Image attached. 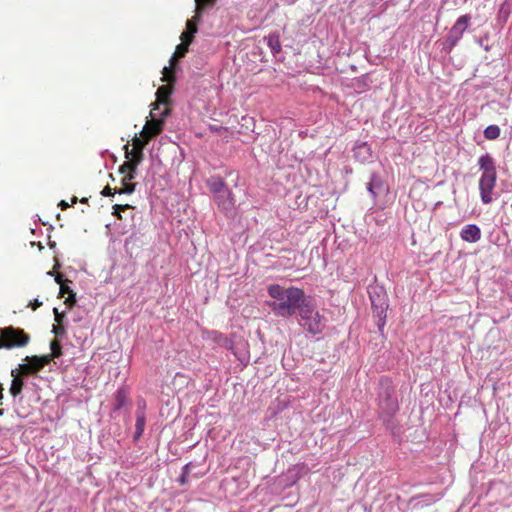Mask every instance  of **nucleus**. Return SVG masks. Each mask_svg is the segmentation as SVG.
Segmentation results:
<instances>
[{"instance_id":"nucleus-10","label":"nucleus","mask_w":512,"mask_h":512,"mask_svg":"<svg viewBox=\"0 0 512 512\" xmlns=\"http://www.w3.org/2000/svg\"><path fill=\"white\" fill-rule=\"evenodd\" d=\"M460 236L466 242L475 243L481 238V230L475 224H468L461 229Z\"/></svg>"},{"instance_id":"nucleus-30","label":"nucleus","mask_w":512,"mask_h":512,"mask_svg":"<svg viewBox=\"0 0 512 512\" xmlns=\"http://www.w3.org/2000/svg\"><path fill=\"white\" fill-rule=\"evenodd\" d=\"M188 473H189V465L187 464L183 467L182 475L179 478L180 484H185L187 482Z\"/></svg>"},{"instance_id":"nucleus-26","label":"nucleus","mask_w":512,"mask_h":512,"mask_svg":"<svg viewBox=\"0 0 512 512\" xmlns=\"http://www.w3.org/2000/svg\"><path fill=\"white\" fill-rule=\"evenodd\" d=\"M194 35H195V34H191V35H190V34L188 33V31H186V30H185L184 32H182V34H181V36H180L181 42H182V43L187 42V43H188V45H190V44L193 42V40H194Z\"/></svg>"},{"instance_id":"nucleus-22","label":"nucleus","mask_w":512,"mask_h":512,"mask_svg":"<svg viewBox=\"0 0 512 512\" xmlns=\"http://www.w3.org/2000/svg\"><path fill=\"white\" fill-rule=\"evenodd\" d=\"M51 348V354H48L47 356H51V360L54 358H58L62 355V347L59 342V340L54 339L50 343Z\"/></svg>"},{"instance_id":"nucleus-31","label":"nucleus","mask_w":512,"mask_h":512,"mask_svg":"<svg viewBox=\"0 0 512 512\" xmlns=\"http://www.w3.org/2000/svg\"><path fill=\"white\" fill-rule=\"evenodd\" d=\"M54 315H55V322L56 324H62L65 318L64 313H60L57 308L53 309Z\"/></svg>"},{"instance_id":"nucleus-45","label":"nucleus","mask_w":512,"mask_h":512,"mask_svg":"<svg viewBox=\"0 0 512 512\" xmlns=\"http://www.w3.org/2000/svg\"><path fill=\"white\" fill-rule=\"evenodd\" d=\"M1 415H3V410H2V409H0V416H1Z\"/></svg>"},{"instance_id":"nucleus-43","label":"nucleus","mask_w":512,"mask_h":512,"mask_svg":"<svg viewBox=\"0 0 512 512\" xmlns=\"http://www.w3.org/2000/svg\"><path fill=\"white\" fill-rule=\"evenodd\" d=\"M78 201V198L76 196L72 197V205L75 204Z\"/></svg>"},{"instance_id":"nucleus-40","label":"nucleus","mask_w":512,"mask_h":512,"mask_svg":"<svg viewBox=\"0 0 512 512\" xmlns=\"http://www.w3.org/2000/svg\"><path fill=\"white\" fill-rule=\"evenodd\" d=\"M63 276L61 274H58L56 277H55V281L61 286V284H65L64 281H63Z\"/></svg>"},{"instance_id":"nucleus-15","label":"nucleus","mask_w":512,"mask_h":512,"mask_svg":"<svg viewBox=\"0 0 512 512\" xmlns=\"http://www.w3.org/2000/svg\"><path fill=\"white\" fill-rule=\"evenodd\" d=\"M137 167L138 166L134 163L127 160L119 167V172L124 176L126 175L127 180H133L135 178Z\"/></svg>"},{"instance_id":"nucleus-9","label":"nucleus","mask_w":512,"mask_h":512,"mask_svg":"<svg viewBox=\"0 0 512 512\" xmlns=\"http://www.w3.org/2000/svg\"><path fill=\"white\" fill-rule=\"evenodd\" d=\"M145 410H146V402L144 400H141L138 402L137 410H136V424H135V434L134 439H139L145 428L146 423V417H145Z\"/></svg>"},{"instance_id":"nucleus-42","label":"nucleus","mask_w":512,"mask_h":512,"mask_svg":"<svg viewBox=\"0 0 512 512\" xmlns=\"http://www.w3.org/2000/svg\"><path fill=\"white\" fill-rule=\"evenodd\" d=\"M112 214L114 216H116L118 219H122L121 212H119V211L116 212V211L113 210Z\"/></svg>"},{"instance_id":"nucleus-7","label":"nucleus","mask_w":512,"mask_h":512,"mask_svg":"<svg viewBox=\"0 0 512 512\" xmlns=\"http://www.w3.org/2000/svg\"><path fill=\"white\" fill-rule=\"evenodd\" d=\"M174 83H167L165 85L160 86L156 91V102L153 105L151 111H155L158 109L160 104L165 105L164 110L161 112V116L165 117L169 113V108L167 107L170 104V97L173 92Z\"/></svg>"},{"instance_id":"nucleus-23","label":"nucleus","mask_w":512,"mask_h":512,"mask_svg":"<svg viewBox=\"0 0 512 512\" xmlns=\"http://www.w3.org/2000/svg\"><path fill=\"white\" fill-rule=\"evenodd\" d=\"M16 369H17L18 374L21 375V377H26L29 375L36 374L28 362L19 364Z\"/></svg>"},{"instance_id":"nucleus-17","label":"nucleus","mask_w":512,"mask_h":512,"mask_svg":"<svg viewBox=\"0 0 512 512\" xmlns=\"http://www.w3.org/2000/svg\"><path fill=\"white\" fill-rule=\"evenodd\" d=\"M267 43L273 54H277L281 51V44L277 34H270L267 37Z\"/></svg>"},{"instance_id":"nucleus-11","label":"nucleus","mask_w":512,"mask_h":512,"mask_svg":"<svg viewBox=\"0 0 512 512\" xmlns=\"http://www.w3.org/2000/svg\"><path fill=\"white\" fill-rule=\"evenodd\" d=\"M24 360L29 363L31 368L37 374L51 362V356H27Z\"/></svg>"},{"instance_id":"nucleus-19","label":"nucleus","mask_w":512,"mask_h":512,"mask_svg":"<svg viewBox=\"0 0 512 512\" xmlns=\"http://www.w3.org/2000/svg\"><path fill=\"white\" fill-rule=\"evenodd\" d=\"M500 128L497 125H489L484 130V137L487 140H495L500 136Z\"/></svg>"},{"instance_id":"nucleus-27","label":"nucleus","mask_w":512,"mask_h":512,"mask_svg":"<svg viewBox=\"0 0 512 512\" xmlns=\"http://www.w3.org/2000/svg\"><path fill=\"white\" fill-rule=\"evenodd\" d=\"M118 193L117 189L111 188L109 185L105 186L103 190L101 191L102 196H113L114 194Z\"/></svg>"},{"instance_id":"nucleus-13","label":"nucleus","mask_w":512,"mask_h":512,"mask_svg":"<svg viewBox=\"0 0 512 512\" xmlns=\"http://www.w3.org/2000/svg\"><path fill=\"white\" fill-rule=\"evenodd\" d=\"M209 338L217 345L228 350H233V341L229 339L227 336L223 335L222 333L217 331H211L209 332Z\"/></svg>"},{"instance_id":"nucleus-1","label":"nucleus","mask_w":512,"mask_h":512,"mask_svg":"<svg viewBox=\"0 0 512 512\" xmlns=\"http://www.w3.org/2000/svg\"><path fill=\"white\" fill-rule=\"evenodd\" d=\"M268 294L275 299L268 302V306L275 314L284 318L293 316L296 311L299 312L301 306L308 301L304 291L294 286L284 288L279 284H272L268 286Z\"/></svg>"},{"instance_id":"nucleus-24","label":"nucleus","mask_w":512,"mask_h":512,"mask_svg":"<svg viewBox=\"0 0 512 512\" xmlns=\"http://www.w3.org/2000/svg\"><path fill=\"white\" fill-rule=\"evenodd\" d=\"M469 21L470 17L468 15H462L457 19L453 29H459L462 32L467 28Z\"/></svg>"},{"instance_id":"nucleus-14","label":"nucleus","mask_w":512,"mask_h":512,"mask_svg":"<svg viewBox=\"0 0 512 512\" xmlns=\"http://www.w3.org/2000/svg\"><path fill=\"white\" fill-rule=\"evenodd\" d=\"M130 145L129 143H127L125 146H124V150H125V157L128 161H131L132 163H134L136 166H138L143 158H144V153L141 152V151H136L134 149H130L129 148Z\"/></svg>"},{"instance_id":"nucleus-8","label":"nucleus","mask_w":512,"mask_h":512,"mask_svg":"<svg viewBox=\"0 0 512 512\" xmlns=\"http://www.w3.org/2000/svg\"><path fill=\"white\" fill-rule=\"evenodd\" d=\"M150 114L152 120L146 122L140 133L141 136L146 138L148 141L159 135L162 132L164 125L163 119H155L154 111H151Z\"/></svg>"},{"instance_id":"nucleus-12","label":"nucleus","mask_w":512,"mask_h":512,"mask_svg":"<svg viewBox=\"0 0 512 512\" xmlns=\"http://www.w3.org/2000/svg\"><path fill=\"white\" fill-rule=\"evenodd\" d=\"M11 376L13 377V379L11 382L9 392L13 397H16L19 394H21L24 387V381L22 379L23 377H21V375L18 374L17 369H13L11 371Z\"/></svg>"},{"instance_id":"nucleus-28","label":"nucleus","mask_w":512,"mask_h":512,"mask_svg":"<svg viewBox=\"0 0 512 512\" xmlns=\"http://www.w3.org/2000/svg\"><path fill=\"white\" fill-rule=\"evenodd\" d=\"M198 24L197 23H192V22H186V31H188V33L191 35V34H196L197 31H198Z\"/></svg>"},{"instance_id":"nucleus-35","label":"nucleus","mask_w":512,"mask_h":512,"mask_svg":"<svg viewBox=\"0 0 512 512\" xmlns=\"http://www.w3.org/2000/svg\"><path fill=\"white\" fill-rule=\"evenodd\" d=\"M200 19H201V11L196 10V15L187 21L198 24L200 22Z\"/></svg>"},{"instance_id":"nucleus-39","label":"nucleus","mask_w":512,"mask_h":512,"mask_svg":"<svg viewBox=\"0 0 512 512\" xmlns=\"http://www.w3.org/2000/svg\"><path fill=\"white\" fill-rule=\"evenodd\" d=\"M70 205L65 201V200H61L60 203H59V207L62 209V210H66Z\"/></svg>"},{"instance_id":"nucleus-25","label":"nucleus","mask_w":512,"mask_h":512,"mask_svg":"<svg viewBox=\"0 0 512 512\" xmlns=\"http://www.w3.org/2000/svg\"><path fill=\"white\" fill-rule=\"evenodd\" d=\"M52 332L56 337H64L66 335V329L63 324H55L53 326Z\"/></svg>"},{"instance_id":"nucleus-32","label":"nucleus","mask_w":512,"mask_h":512,"mask_svg":"<svg viewBox=\"0 0 512 512\" xmlns=\"http://www.w3.org/2000/svg\"><path fill=\"white\" fill-rule=\"evenodd\" d=\"M131 208H133V207H132L131 205H129V204H115V205H113V207H112V209H113L114 211H116V212H117V211H119V212H123V211H125V210H127V209H131Z\"/></svg>"},{"instance_id":"nucleus-29","label":"nucleus","mask_w":512,"mask_h":512,"mask_svg":"<svg viewBox=\"0 0 512 512\" xmlns=\"http://www.w3.org/2000/svg\"><path fill=\"white\" fill-rule=\"evenodd\" d=\"M214 1L215 0H196L197 11H202L206 5L212 4Z\"/></svg>"},{"instance_id":"nucleus-37","label":"nucleus","mask_w":512,"mask_h":512,"mask_svg":"<svg viewBox=\"0 0 512 512\" xmlns=\"http://www.w3.org/2000/svg\"><path fill=\"white\" fill-rule=\"evenodd\" d=\"M42 305V302H40L38 299H35L33 302L30 303V307L32 308V310H36L38 309L40 306Z\"/></svg>"},{"instance_id":"nucleus-16","label":"nucleus","mask_w":512,"mask_h":512,"mask_svg":"<svg viewBox=\"0 0 512 512\" xmlns=\"http://www.w3.org/2000/svg\"><path fill=\"white\" fill-rule=\"evenodd\" d=\"M188 48H189V45L187 42H184V43L181 42L179 45H177L175 52L170 59V64L172 66H175L177 63V60L179 58H183L186 55V53L188 52Z\"/></svg>"},{"instance_id":"nucleus-3","label":"nucleus","mask_w":512,"mask_h":512,"mask_svg":"<svg viewBox=\"0 0 512 512\" xmlns=\"http://www.w3.org/2000/svg\"><path fill=\"white\" fill-rule=\"evenodd\" d=\"M31 337L21 328L6 326L0 328V350L24 348L30 343Z\"/></svg>"},{"instance_id":"nucleus-18","label":"nucleus","mask_w":512,"mask_h":512,"mask_svg":"<svg viewBox=\"0 0 512 512\" xmlns=\"http://www.w3.org/2000/svg\"><path fill=\"white\" fill-rule=\"evenodd\" d=\"M132 180H127L126 175L123 176L121 180L122 187L118 189L119 194H132L135 191L136 184L131 182Z\"/></svg>"},{"instance_id":"nucleus-21","label":"nucleus","mask_w":512,"mask_h":512,"mask_svg":"<svg viewBox=\"0 0 512 512\" xmlns=\"http://www.w3.org/2000/svg\"><path fill=\"white\" fill-rule=\"evenodd\" d=\"M148 140H146V138H143L141 135L140 137L135 135L132 139V149L136 150V151H141L143 152L145 146L148 144Z\"/></svg>"},{"instance_id":"nucleus-44","label":"nucleus","mask_w":512,"mask_h":512,"mask_svg":"<svg viewBox=\"0 0 512 512\" xmlns=\"http://www.w3.org/2000/svg\"><path fill=\"white\" fill-rule=\"evenodd\" d=\"M80 202H81V203H87V202H88V199L84 197V198H82V199L80 200Z\"/></svg>"},{"instance_id":"nucleus-20","label":"nucleus","mask_w":512,"mask_h":512,"mask_svg":"<svg viewBox=\"0 0 512 512\" xmlns=\"http://www.w3.org/2000/svg\"><path fill=\"white\" fill-rule=\"evenodd\" d=\"M174 67L175 66H172L170 64V67H164L163 68V71H162V81L163 82H167V83H175L176 81V76H175V72H174Z\"/></svg>"},{"instance_id":"nucleus-34","label":"nucleus","mask_w":512,"mask_h":512,"mask_svg":"<svg viewBox=\"0 0 512 512\" xmlns=\"http://www.w3.org/2000/svg\"><path fill=\"white\" fill-rule=\"evenodd\" d=\"M73 290L67 284H61L60 286V297H63L65 294H71Z\"/></svg>"},{"instance_id":"nucleus-5","label":"nucleus","mask_w":512,"mask_h":512,"mask_svg":"<svg viewBox=\"0 0 512 512\" xmlns=\"http://www.w3.org/2000/svg\"><path fill=\"white\" fill-rule=\"evenodd\" d=\"M380 392L378 394V406L382 414L391 415L398 408L397 399L394 395V388L389 379H381Z\"/></svg>"},{"instance_id":"nucleus-6","label":"nucleus","mask_w":512,"mask_h":512,"mask_svg":"<svg viewBox=\"0 0 512 512\" xmlns=\"http://www.w3.org/2000/svg\"><path fill=\"white\" fill-rule=\"evenodd\" d=\"M207 186L214 195L223 193L227 196V200L220 202L223 210H231L234 207L235 200L232 192L221 177H211L207 181Z\"/></svg>"},{"instance_id":"nucleus-38","label":"nucleus","mask_w":512,"mask_h":512,"mask_svg":"<svg viewBox=\"0 0 512 512\" xmlns=\"http://www.w3.org/2000/svg\"><path fill=\"white\" fill-rule=\"evenodd\" d=\"M356 150H365V151H369L370 148L369 146L367 145V143H361L359 144L357 147H356Z\"/></svg>"},{"instance_id":"nucleus-4","label":"nucleus","mask_w":512,"mask_h":512,"mask_svg":"<svg viewBox=\"0 0 512 512\" xmlns=\"http://www.w3.org/2000/svg\"><path fill=\"white\" fill-rule=\"evenodd\" d=\"M299 316L302 326L309 333L317 335L322 333L325 329V318L315 309L310 299L301 306Z\"/></svg>"},{"instance_id":"nucleus-36","label":"nucleus","mask_w":512,"mask_h":512,"mask_svg":"<svg viewBox=\"0 0 512 512\" xmlns=\"http://www.w3.org/2000/svg\"><path fill=\"white\" fill-rule=\"evenodd\" d=\"M215 199H216L218 205L220 206V202L227 200V196L225 194H223V193L216 194L215 195Z\"/></svg>"},{"instance_id":"nucleus-41","label":"nucleus","mask_w":512,"mask_h":512,"mask_svg":"<svg viewBox=\"0 0 512 512\" xmlns=\"http://www.w3.org/2000/svg\"><path fill=\"white\" fill-rule=\"evenodd\" d=\"M3 386L2 384L0 383V405L2 404V399H3Z\"/></svg>"},{"instance_id":"nucleus-33","label":"nucleus","mask_w":512,"mask_h":512,"mask_svg":"<svg viewBox=\"0 0 512 512\" xmlns=\"http://www.w3.org/2000/svg\"><path fill=\"white\" fill-rule=\"evenodd\" d=\"M75 303H76V295H75V293L73 292V293H71V294H69V295H68V297H67V298H66V300H65V304H66L69 308H71V307H73V305H74Z\"/></svg>"},{"instance_id":"nucleus-2","label":"nucleus","mask_w":512,"mask_h":512,"mask_svg":"<svg viewBox=\"0 0 512 512\" xmlns=\"http://www.w3.org/2000/svg\"><path fill=\"white\" fill-rule=\"evenodd\" d=\"M478 165L482 172L479 180L481 201L484 204H489L493 201V190L497 181L495 161L491 155L484 154L479 157Z\"/></svg>"}]
</instances>
